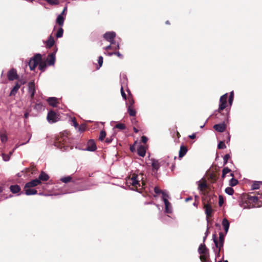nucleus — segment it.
I'll use <instances>...</instances> for the list:
<instances>
[{"label":"nucleus","mask_w":262,"mask_h":262,"mask_svg":"<svg viewBox=\"0 0 262 262\" xmlns=\"http://www.w3.org/2000/svg\"><path fill=\"white\" fill-rule=\"evenodd\" d=\"M106 132L104 130H101L99 137V140L101 141H102L104 138L106 137Z\"/></svg>","instance_id":"obj_34"},{"label":"nucleus","mask_w":262,"mask_h":262,"mask_svg":"<svg viewBox=\"0 0 262 262\" xmlns=\"http://www.w3.org/2000/svg\"><path fill=\"white\" fill-rule=\"evenodd\" d=\"M68 140L67 135L64 133H61L60 136L56 137L54 142V145L57 147L62 149L67 146Z\"/></svg>","instance_id":"obj_2"},{"label":"nucleus","mask_w":262,"mask_h":262,"mask_svg":"<svg viewBox=\"0 0 262 262\" xmlns=\"http://www.w3.org/2000/svg\"><path fill=\"white\" fill-rule=\"evenodd\" d=\"M8 79L10 81H13L14 80L18 79V75H17L16 70L12 68L7 73Z\"/></svg>","instance_id":"obj_10"},{"label":"nucleus","mask_w":262,"mask_h":262,"mask_svg":"<svg viewBox=\"0 0 262 262\" xmlns=\"http://www.w3.org/2000/svg\"><path fill=\"white\" fill-rule=\"evenodd\" d=\"M63 30L62 28H60L56 34V36L57 38H60V37H61L63 35Z\"/></svg>","instance_id":"obj_40"},{"label":"nucleus","mask_w":262,"mask_h":262,"mask_svg":"<svg viewBox=\"0 0 262 262\" xmlns=\"http://www.w3.org/2000/svg\"><path fill=\"white\" fill-rule=\"evenodd\" d=\"M238 183V181L234 178H232L230 181V185L231 186H234Z\"/></svg>","instance_id":"obj_44"},{"label":"nucleus","mask_w":262,"mask_h":262,"mask_svg":"<svg viewBox=\"0 0 262 262\" xmlns=\"http://www.w3.org/2000/svg\"><path fill=\"white\" fill-rule=\"evenodd\" d=\"M230 155L229 154H226L224 156V165H226L227 162H228V160H229V159L230 158Z\"/></svg>","instance_id":"obj_47"},{"label":"nucleus","mask_w":262,"mask_h":262,"mask_svg":"<svg viewBox=\"0 0 262 262\" xmlns=\"http://www.w3.org/2000/svg\"><path fill=\"white\" fill-rule=\"evenodd\" d=\"M46 1L51 5H57L59 3L58 0H46Z\"/></svg>","instance_id":"obj_46"},{"label":"nucleus","mask_w":262,"mask_h":262,"mask_svg":"<svg viewBox=\"0 0 262 262\" xmlns=\"http://www.w3.org/2000/svg\"><path fill=\"white\" fill-rule=\"evenodd\" d=\"M260 185H262V182L255 181L252 185V189H258L260 188Z\"/></svg>","instance_id":"obj_32"},{"label":"nucleus","mask_w":262,"mask_h":262,"mask_svg":"<svg viewBox=\"0 0 262 262\" xmlns=\"http://www.w3.org/2000/svg\"><path fill=\"white\" fill-rule=\"evenodd\" d=\"M224 203V198L222 195H219V204L220 206H222Z\"/></svg>","instance_id":"obj_51"},{"label":"nucleus","mask_w":262,"mask_h":262,"mask_svg":"<svg viewBox=\"0 0 262 262\" xmlns=\"http://www.w3.org/2000/svg\"><path fill=\"white\" fill-rule=\"evenodd\" d=\"M72 122L73 123V125L75 126V127H77L79 126L78 123L77 122L75 118H73L72 119Z\"/></svg>","instance_id":"obj_53"},{"label":"nucleus","mask_w":262,"mask_h":262,"mask_svg":"<svg viewBox=\"0 0 262 262\" xmlns=\"http://www.w3.org/2000/svg\"><path fill=\"white\" fill-rule=\"evenodd\" d=\"M198 252L200 254V259L202 262H206L209 257V250L206 247L205 244H201L198 249Z\"/></svg>","instance_id":"obj_4"},{"label":"nucleus","mask_w":262,"mask_h":262,"mask_svg":"<svg viewBox=\"0 0 262 262\" xmlns=\"http://www.w3.org/2000/svg\"><path fill=\"white\" fill-rule=\"evenodd\" d=\"M233 98H234V93L232 91L230 93L229 100H228L229 103L230 104V105H231L232 104V102L233 101Z\"/></svg>","instance_id":"obj_43"},{"label":"nucleus","mask_w":262,"mask_h":262,"mask_svg":"<svg viewBox=\"0 0 262 262\" xmlns=\"http://www.w3.org/2000/svg\"><path fill=\"white\" fill-rule=\"evenodd\" d=\"M39 69L41 72H44L47 67V63L46 61H42L41 60L39 62Z\"/></svg>","instance_id":"obj_29"},{"label":"nucleus","mask_w":262,"mask_h":262,"mask_svg":"<svg viewBox=\"0 0 262 262\" xmlns=\"http://www.w3.org/2000/svg\"><path fill=\"white\" fill-rule=\"evenodd\" d=\"M115 36L116 33L114 32H107L103 35L104 38L112 45L114 43Z\"/></svg>","instance_id":"obj_12"},{"label":"nucleus","mask_w":262,"mask_h":262,"mask_svg":"<svg viewBox=\"0 0 262 262\" xmlns=\"http://www.w3.org/2000/svg\"><path fill=\"white\" fill-rule=\"evenodd\" d=\"M128 102H129V105L128 106H134L135 101H134V100L133 99L132 96L129 97Z\"/></svg>","instance_id":"obj_50"},{"label":"nucleus","mask_w":262,"mask_h":262,"mask_svg":"<svg viewBox=\"0 0 262 262\" xmlns=\"http://www.w3.org/2000/svg\"><path fill=\"white\" fill-rule=\"evenodd\" d=\"M47 101L50 105L53 107L56 106L58 103L57 99L55 97H50L47 99Z\"/></svg>","instance_id":"obj_19"},{"label":"nucleus","mask_w":262,"mask_h":262,"mask_svg":"<svg viewBox=\"0 0 262 262\" xmlns=\"http://www.w3.org/2000/svg\"><path fill=\"white\" fill-rule=\"evenodd\" d=\"M17 80L18 81L16 82H18V83L20 84V86L21 84H25L27 82L26 80L24 78L18 79Z\"/></svg>","instance_id":"obj_48"},{"label":"nucleus","mask_w":262,"mask_h":262,"mask_svg":"<svg viewBox=\"0 0 262 262\" xmlns=\"http://www.w3.org/2000/svg\"><path fill=\"white\" fill-rule=\"evenodd\" d=\"M137 153L139 156L144 157L146 153L145 148L143 146L140 145L137 149Z\"/></svg>","instance_id":"obj_21"},{"label":"nucleus","mask_w":262,"mask_h":262,"mask_svg":"<svg viewBox=\"0 0 262 262\" xmlns=\"http://www.w3.org/2000/svg\"><path fill=\"white\" fill-rule=\"evenodd\" d=\"M72 178L71 176H68L66 177H63L60 179V181L64 183H67L71 181Z\"/></svg>","instance_id":"obj_36"},{"label":"nucleus","mask_w":262,"mask_h":262,"mask_svg":"<svg viewBox=\"0 0 262 262\" xmlns=\"http://www.w3.org/2000/svg\"><path fill=\"white\" fill-rule=\"evenodd\" d=\"M12 151H10L9 154H2V157H3V160L5 161H9L10 158V156L12 155Z\"/></svg>","instance_id":"obj_38"},{"label":"nucleus","mask_w":262,"mask_h":262,"mask_svg":"<svg viewBox=\"0 0 262 262\" xmlns=\"http://www.w3.org/2000/svg\"><path fill=\"white\" fill-rule=\"evenodd\" d=\"M228 94L226 93L220 97V104L217 110L218 113H221L227 106Z\"/></svg>","instance_id":"obj_7"},{"label":"nucleus","mask_w":262,"mask_h":262,"mask_svg":"<svg viewBox=\"0 0 262 262\" xmlns=\"http://www.w3.org/2000/svg\"><path fill=\"white\" fill-rule=\"evenodd\" d=\"M119 49V45L118 43H116L114 41V43L112 45V49L114 50H118Z\"/></svg>","instance_id":"obj_52"},{"label":"nucleus","mask_w":262,"mask_h":262,"mask_svg":"<svg viewBox=\"0 0 262 262\" xmlns=\"http://www.w3.org/2000/svg\"><path fill=\"white\" fill-rule=\"evenodd\" d=\"M57 51V49H55V51L49 54L48 58H47L46 62L49 66H52L54 64L55 61V54Z\"/></svg>","instance_id":"obj_13"},{"label":"nucleus","mask_w":262,"mask_h":262,"mask_svg":"<svg viewBox=\"0 0 262 262\" xmlns=\"http://www.w3.org/2000/svg\"><path fill=\"white\" fill-rule=\"evenodd\" d=\"M40 184H41L40 180L36 179L27 183L25 185V188L34 187Z\"/></svg>","instance_id":"obj_14"},{"label":"nucleus","mask_w":262,"mask_h":262,"mask_svg":"<svg viewBox=\"0 0 262 262\" xmlns=\"http://www.w3.org/2000/svg\"><path fill=\"white\" fill-rule=\"evenodd\" d=\"M114 55H117L118 57L122 58L123 55L119 52H114Z\"/></svg>","instance_id":"obj_58"},{"label":"nucleus","mask_w":262,"mask_h":262,"mask_svg":"<svg viewBox=\"0 0 262 262\" xmlns=\"http://www.w3.org/2000/svg\"><path fill=\"white\" fill-rule=\"evenodd\" d=\"M36 170L37 169L36 166L34 165V164H31L30 166L27 169V171L30 172L31 173V174H34L36 173Z\"/></svg>","instance_id":"obj_30"},{"label":"nucleus","mask_w":262,"mask_h":262,"mask_svg":"<svg viewBox=\"0 0 262 262\" xmlns=\"http://www.w3.org/2000/svg\"><path fill=\"white\" fill-rule=\"evenodd\" d=\"M148 140V139L146 137L143 136L141 138V141L143 143L145 144L146 143L147 141Z\"/></svg>","instance_id":"obj_56"},{"label":"nucleus","mask_w":262,"mask_h":262,"mask_svg":"<svg viewBox=\"0 0 262 262\" xmlns=\"http://www.w3.org/2000/svg\"><path fill=\"white\" fill-rule=\"evenodd\" d=\"M96 145L93 140H90L88 141L86 150L88 151H94L96 149Z\"/></svg>","instance_id":"obj_15"},{"label":"nucleus","mask_w":262,"mask_h":262,"mask_svg":"<svg viewBox=\"0 0 262 262\" xmlns=\"http://www.w3.org/2000/svg\"><path fill=\"white\" fill-rule=\"evenodd\" d=\"M11 191L13 193H16L20 191V188L17 185H11L10 187Z\"/></svg>","instance_id":"obj_27"},{"label":"nucleus","mask_w":262,"mask_h":262,"mask_svg":"<svg viewBox=\"0 0 262 262\" xmlns=\"http://www.w3.org/2000/svg\"><path fill=\"white\" fill-rule=\"evenodd\" d=\"M231 171V170L228 167H225L222 171V178H225L226 174Z\"/></svg>","instance_id":"obj_41"},{"label":"nucleus","mask_w":262,"mask_h":262,"mask_svg":"<svg viewBox=\"0 0 262 262\" xmlns=\"http://www.w3.org/2000/svg\"><path fill=\"white\" fill-rule=\"evenodd\" d=\"M112 140H113V138H112V137L107 138L105 139V142L106 143H107V144H110V143H111L112 142Z\"/></svg>","instance_id":"obj_57"},{"label":"nucleus","mask_w":262,"mask_h":262,"mask_svg":"<svg viewBox=\"0 0 262 262\" xmlns=\"http://www.w3.org/2000/svg\"><path fill=\"white\" fill-rule=\"evenodd\" d=\"M28 93L30 94L31 100H33L34 95L35 93V86L34 81H31L28 84Z\"/></svg>","instance_id":"obj_11"},{"label":"nucleus","mask_w":262,"mask_h":262,"mask_svg":"<svg viewBox=\"0 0 262 262\" xmlns=\"http://www.w3.org/2000/svg\"><path fill=\"white\" fill-rule=\"evenodd\" d=\"M163 201L164 202V204L165 206L166 212L167 213H169L170 211L168 210V206L170 205V203L168 202V201L167 200V199L166 198H164V199H163Z\"/></svg>","instance_id":"obj_39"},{"label":"nucleus","mask_w":262,"mask_h":262,"mask_svg":"<svg viewBox=\"0 0 262 262\" xmlns=\"http://www.w3.org/2000/svg\"><path fill=\"white\" fill-rule=\"evenodd\" d=\"M37 179L39 180L40 182L41 181H47L49 179V177L46 173L43 171H41L39 176L38 179Z\"/></svg>","instance_id":"obj_22"},{"label":"nucleus","mask_w":262,"mask_h":262,"mask_svg":"<svg viewBox=\"0 0 262 262\" xmlns=\"http://www.w3.org/2000/svg\"><path fill=\"white\" fill-rule=\"evenodd\" d=\"M0 138L2 143H5L8 140V138L5 130H1L0 131Z\"/></svg>","instance_id":"obj_20"},{"label":"nucleus","mask_w":262,"mask_h":262,"mask_svg":"<svg viewBox=\"0 0 262 262\" xmlns=\"http://www.w3.org/2000/svg\"><path fill=\"white\" fill-rule=\"evenodd\" d=\"M218 177L217 175L215 173H211L209 176V179L210 180L212 183H214L217 180Z\"/></svg>","instance_id":"obj_35"},{"label":"nucleus","mask_w":262,"mask_h":262,"mask_svg":"<svg viewBox=\"0 0 262 262\" xmlns=\"http://www.w3.org/2000/svg\"><path fill=\"white\" fill-rule=\"evenodd\" d=\"M20 87V84H19L18 82H16L15 86L10 92V96L15 95Z\"/></svg>","instance_id":"obj_23"},{"label":"nucleus","mask_w":262,"mask_h":262,"mask_svg":"<svg viewBox=\"0 0 262 262\" xmlns=\"http://www.w3.org/2000/svg\"><path fill=\"white\" fill-rule=\"evenodd\" d=\"M222 225L224 228L225 231L227 233L229 228V222L228 220L226 218H224L222 221Z\"/></svg>","instance_id":"obj_26"},{"label":"nucleus","mask_w":262,"mask_h":262,"mask_svg":"<svg viewBox=\"0 0 262 262\" xmlns=\"http://www.w3.org/2000/svg\"><path fill=\"white\" fill-rule=\"evenodd\" d=\"M116 128L119 129L120 130H124L126 128V126L123 123H117L114 127Z\"/></svg>","instance_id":"obj_37"},{"label":"nucleus","mask_w":262,"mask_h":262,"mask_svg":"<svg viewBox=\"0 0 262 262\" xmlns=\"http://www.w3.org/2000/svg\"><path fill=\"white\" fill-rule=\"evenodd\" d=\"M187 151H188V149H187V148L186 146H184V145L181 146L180 149L179 150V158H182V157H183L186 155Z\"/></svg>","instance_id":"obj_18"},{"label":"nucleus","mask_w":262,"mask_h":262,"mask_svg":"<svg viewBox=\"0 0 262 262\" xmlns=\"http://www.w3.org/2000/svg\"><path fill=\"white\" fill-rule=\"evenodd\" d=\"M41 59L42 57L40 54H35L32 58L30 59L28 63L30 69L31 71L34 70Z\"/></svg>","instance_id":"obj_5"},{"label":"nucleus","mask_w":262,"mask_h":262,"mask_svg":"<svg viewBox=\"0 0 262 262\" xmlns=\"http://www.w3.org/2000/svg\"><path fill=\"white\" fill-rule=\"evenodd\" d=\"M112 44H110L109 46H107V47H105L104 48V50L108 51L110 49H112Z\"/></svg>","instance_id":"obj_60"},{"label":"nucleus","mask_w":262,"mask_h":262,"mask_svg":"<svg viewBox=\"0 0 262 262\" xmlns=\"http://www.w3.org/2000/svg\"><path fill=\"white\" fill-rule=\"evenodd\" d=\"M103 57L102 56H99L98 58V62L99 67H101L103 64Z\"/></svg>","instance_id":"obj_55"},{"label":"nucleus","mask_w":262,"mask_h":262,"mask_svg":"<svg viewBox=\"0 0 262 262\" xmlns=\"http://www.w3.org/2000/svg\"><path fill=\"white\" fill-rule=\"evenodd\" d=\"M213 128L216 131L222 133L225 130L226 125L224 123L215 124L213 126Z\"/></svg>","instance_id":"obj_16"},{"label":"nucleus","mask_w":262,"mask_h":262,"mask_svg":"<svg viewBox=\"0 0 262 262\" xmlns=\"http://www.w3.org/2000/svg\"><path fill=\"white\" fill-rule=\"evenodd\" d=\"M130 150L131 151L134 152L135 150V148L134 145H132L130 146Z\"/></svg>","instance_id":"obj_64"},{"label":"nucleus","mask_w":262,"mask_h":262,"mask_svg":"<svg viewBox=\"0 0 262 262\" xmlns=\"http://www.w3.org/2000/svg\"><path fill=\"white\" fill-rule=\"evenodd\" d=\"M161 193L162 194L163 200L164 199V198L167 199V198L168 197V195L166 192H165L164 191H162Z\"/></svg>","instance_id":"obj_59"},{"label":"nucleus","mask_w":262,"mask_h":262,"mask_svg":"<svg viewBox=\"0 0 262 262\" xmlns=\"http://www.w3.org/2000/svg\"><path fill=\"white\" fill-rule=\"evenodd\" d=\"M189 138H190L191 139H194L196 138V134L193 133L192 135H189Z\"/></svg>","instance_id":"obj_61"},{"label":"nucleus","mask_w":262,"mask_h":262,"mask_svg":"<svg viewBox=\"0 0 262 262\" xmlns=\"http://www.w3.org/2000/svg\"><path fill=\"white\" fill-rule=\"evenodd\" d=\"M126 183L132 186L133 190H138V188L141 186L138 174L133 173L131 174L126 180Z\"/></svg>","instance_id":"obj_3"},{"label":"nucleus","mask_w":262,"mask_h":262,"mask_svg":"<svg viewBox=\"0 0 262 262\" xmlns=\"http://www.w3.org/2000/svg\"><path fill=\"white\" fill-rule=\"evenodd\" d=\"M226 147V146L224 141H220L217 145V148L219 149H225Z\"/></svg>","instance_id":"obj_45"},{"label":"nucleus","mask_w":262,"mask_h":262,"mask_svg":"<svg viewBox=\"0 0 262 262\" xmlns=\"http://www.w3.org/2000/svg\"><path fill=\"white\" fill-rule=\"evenodd\" d=\"M47 48H51L55 43L54 37L51 35L48 39L44 42Z\"/></svg>","instance_id":"obj_17"},{"label":"nucleus","mask_w":262,"mask_h":262,"mask_svg":"<svg viewBox=\"0 0 262 262\" xmlns=\"http://www.w3.org/2000/svg\"><path fill=\"white\" fill-rule=\"evenodd\" d=\"M163 190H161L158 186H156L154 188V191L156 194L161 193Z\"/></svg>","instance_id":"obj_49"},{"label":"nucleus","mask_w":262,"mask_h":262,"mask_svg":"<svg viewBox=\"0 0 262 262\" xmlns=\"http://www.w3.org/2000/svg\"><path fill=\"white\" fill-rule=\"evenodd\" d=\"M85 130L84 127L80 126L79 127V130L80 132H83Z\"/></svg>","instance_id":"obj_63"},{"label":"nucleus","mask_w":262,"mask_h":262,"mask_svg":"<svg viewBox=\"0 0 262 262\" xmlns=\"http://www.w3.org/2000/svg\"><path fill=\"white\" fill-rule=\"evenodd\" d=\"M208 187L207 184L205 181L201 183L199 185V188L201 191H204Z\"/></svg>","instance_id":"obj_33"},{"label":"nucleus","mask_w":262,"mask_h":262,"mask_svg":"<svg viewBox=\"0 0 262 262\" xmlns=\"http://www.w3.org/2000/svg\"><path fill=\"white\" fill-rule=\"evenodd\" d=\"M151 166L153 170L157 171L160 166V164L158 160L156 159H152Z\"/></svg>","instance_id":"obj_24"},{"label":"nucleus","mask_w":262,"mask_h":262,"mask_svg":"<svg viewBox=\"0 0 262 262\" xmlns=\"http://www.w3.org/2000/svg\"><path fill=\"white\" fill-rule=\"evenodd\" d=\"M121 95H122L123 98L124 100H126V95L123 90V88L122 86H121Z\"/></svg>","instance_id":"obj_54"},{"label":"nucleus","mask_w":262,"mask_h":262,"mask_svg":"<svg viewBox=\"0 0 262 262\" xmlns=\"http://www.w3.org/2000/svg\"><path fill=\"white\" fill-rule=\"evenodd\" d=\"M257 194L258 195H247L246 196H245V204H247V202L250 203H254L255 204H257L258 207H259L261 206V205H259V202H260L262 203V193H259V192L257 193ZM250 205H243V207L244 208L246 207L250 208Z\"/></svg>","instance_id":"obj_1"},{"label":"nucleus","mask_w":262,"mask_h":262,"mask_svg":"<svg viewBox=\"0 0 262 262\" xmlns=\"http://www.w3.org/2000/svg\"><path fill=\"white\" fill-rule=\"evenodd\" d=\"M210 200L207 202V203H204V208L205 209V212L206 215V219L208 221L209 218L212 217L213 209L210 203Z\"/></svg>","instance_id":"obj_8"},{"label":"nucleus","mask_w":262,"mask_h":262,"mask_svg":"<svg viewBox=\"0 0 262 262\" xmlns=\"http://www.w3.org/2000/svg\"><path fill=\"white\" fill-rule=\"evenodd\" d=\"M213 239L216 248H219V253H220L223 247L224 242V234L222 232L219 233V241L218 242L215 234L213 236Z\"/></svg>","instance_id":"obj_6"},{"label":"nucleus","mask_w":262,"mask_h":262,"mask_svg":"<svg viewBox=\"0 0 262 262\" xmlns=\"http://www.w3.org/2000/svg\"><path fill=\"white\" fill-rule=\"evenodd\" d=\"M132 122L134 125H135L136 123L137 122V121L136 120V118H134L132 120Z\"/></svg>","instance_id":"obj_62"},{"label":"nucleus","mask_w":262,"mask_h":262,"mask_svg":"<svg viewBox=\"0 0 262 262\" xmlns=\"http://www.w3.org/2000/svg\"><path fill=\"white\" fill-rule=\"evenodd\" d=\"M225 192L229 195H232L234 193V190L232 187H228L225 189Z\"/></svg>","instance_id":"obj_42"},{"label":"nucleus","mask_w":262,"mask_h":262,"mask_svg":"<svg viewBox=\"0 0 262 262\" xmlns=\"http://www.w3.org/2000/svg\"><path fill=\"white\" fill-rule=\"evenodd\" d=\"M47 119L49 122L55 123L59 120V115L53 111L49 112Z\"/></svg>","instance_id":"obj_9"},{"label":"nucleus","mask_w":262,"mask_h":262,"mask_svg":"<svg viewBox=\"0 0 262 262\" xmlns=\"http://www.w3.org/2000/svg\"><path fill=\"white\" fill-rule=\"evenodd\" d=\"M128 113L130 116L135 117L136 115V111L134 108V106H128Z\"/></svg>","instance_id":"obj_28"},{"label":"nucleus","mask_w":262,"mask_h":262,"mask_svg":"<svg viewBox=\"0 0 262 262\" xmlns=\"http://www.w3.org/2000/svg\"><path fill=\"white\" fill-rule=\"evenodd\" d=\"M64 18L61 15H59L56 19V23L59 26H62L64 23Z\"/></svg>","instance_id":"obj_31"},{"label":"nucleus","mask_w":262,"mask_h":262,"mask_svg":"<svg viewBox=\"0 0 262 262\" xmlns=\"http://www.w3.org/2000/svg\"><path fill=\"white\" fill-rule=\"evenodd\" d=\"M25 194L27 195L36 194L37 193L36 190L34 189H31V188H25Z\"/></svg>","instance_id":"obj_25"}]
</instances>
